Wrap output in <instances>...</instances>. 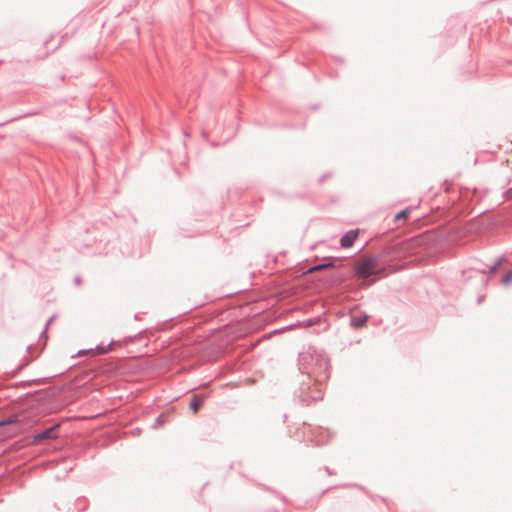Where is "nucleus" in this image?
<instances>
[{
    "mask_svg": "<svg viewBox=\"0 0 512 512\" xmlns=\"http://www.w3.org/2000/svg\"><path fill=\"white\" fill-rule=\"evenodd\" d=\"M381 268L375 258L363 259L357 267V274L359 277L368 278L372 275L378 274Z\"/></svg>",
    "mask_w": 512,
    "mask_h": 512,
    "instance_id": "f257e3e1",
    "label": "nucleus"
},
{
    "mask_svg": "<svg viewBox=\"0 0 512 512\" xmlns=\"http://www.w3.org/2000/svg\"><path fill=\"white\" fill-rule=\"evenodd\" d=\"M358 236L357 230H350L348 231L342 238H341V245L344 248H349L353 245L354 241L356 240Z\"/></svg>",
    "mask_w": 512,
    "mask_h": 512,
    "instance_id": "f03ea898",
    "label": "nucleus"
},
{
    "mask_svg": "<svg viewBox=\"0 0 512 512\" xmlns=\"http://www.w3.org/2000/svg\"><path fill=\"white\" fill-rule=\"evenodd\" d=\"M56 429H57V426H54V427H51V428L45 430L44 432L36 435L35 436V440L41 441V440H44V439L56 438Z\"/></svg>",
    "mask_w": 512,
    "mask_h": 512,
    "instance_id": "7ed1b4c3",
    "label": "nucleus"
},
{
    "mask_svg": "<svg viewBox=\"0 0 512 512\" xmlns=\"http://www.w3.org/2000/svg\"><path fill=\"white\" fill-rule=\"evenodd\" d=\"M203 400L199 397H194L190 402V408L194 413H197L199 407L202 405Z\"/></svg>",
    "mask_w": 512,
    "mask_h": 512,
    "instance_id": "20e7f679",
    "label": "nucleus"
},
{
    "mask_svg": "<svg viewBox=\"0 0 512 512\" xmlns=\"http://www.w3.org/2000/svg\"><path fill=\"white\" fill-rule=\"evenodd\" d=\"M409 213H410L409 209H404L395 215V220L399 221L402 219H406L408 217Z\"/></svg>",
    "mask_w": 512,
    "mask_h": 512,
    "instance_id": "39448f33",
    "label": "nucleus"
},
{
    "mask_svg": "<svg viewBox=\"0 0 512 512\" xmlns=\"http://www.w3.org/2000/svg\"><path fill=\"white\" fill-rule=\"evenodd\" d=\"M330 266H331V264H330V263H329V264H323V265H317V266H314V267L310 268V269L308 270V272H309V273H313V272H316V271H319V270L325 269V268L330 267Z\"/></svg>",
    "mask_w": 512,
    "mask_h": 512,
    "instance_id": "423d86ee",
    "label": "nucleus"
},
{
    "mask_svg": "<svg viewBox=\"0 0 512 512\" xmlns=\"http://www.w3.org/2000/svg\"><path fill=\"white\" fill-rule=\"evenodd\" d=\"M511 282H512V270H511V271H509V272H507V273H506V275H505V276H504V278H503V283H504V284H506V285H507V284H509V283H511Z\"/></svg>",
    "mask_w": 512,
    "mask_h": 512,
    "instance_id": "0eeeda50",
    "label": "nucleus"
},
{
    "mask_svg": "<svg viewBox=\"0 0 512 512\" xmlns=\"http://www.w3.org/2000/svg\"><path fill=\"white\" fill-rule=\"evenodd\" d=\"M365 322H366V318H364L360 322H356V320L354 319V323H355L356 326H362V325H364Z\"/></svg>",
    "mask_w": 512,
    "mask_h": 512,
    "instance_id": "6e6552de",
    "label": "nucleus"
},
{
    "mask_svg": "<svg viewBox=\"0 0 512 512\" xmlns=\"http://www.w3.org/2000/svg\"><path fill=\"white\" fill-rule=\"evenodd\" d=\"M506 196L507 198L512 199V188L506 192Z\"/></svg>",
    "mask_w": 512,
    "mask_h": 512,
    "instance_id": "1a4fd4ad",
    "label": "nucleus"
}]
</instances>
